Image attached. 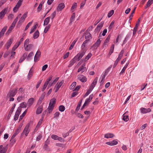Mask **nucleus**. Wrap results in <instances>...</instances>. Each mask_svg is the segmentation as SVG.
I'll return each mask as SVG.
<instances>
[{
    "label": "nucleus",
    "mask_w": 153,
    "mask_h": 153,
    "mask_svg": "<svg viewBox=\"0 0 153 153\" xmlns=\"http://www.w3.org/2000/svg\"><path fill=\"white\" fill-rule=\"evenodd\" d=\"M45 96V92H44L41 95L40 97L39 98L38 101V104H40L43 100V99Z\"/></svg>",
    "instance_id": "f3484780"
},
{
    "label": "nucleus",
    "mask_w": 153,
    "mask_h": 153,
    "mask_svg": "<svg viewBox=\"0 0 153 153\" xmlns=\"http://www.w3.org/2000/svg\"><path fill=\"white\" fill-rule=\"evenodd\" d=\"M87 33L86 35L85 36V39H88L90 38H91V35L90 34V33L89 32H86Z\"/></svg>",
    "instance_id": "c9c22d12"
},
{
    "label": "nucleus",
    "mask_w": 153,
    "mask_h": 153,
    "mask_svg": "<svg viewBox=\"0 0 153 153\" xmlns=\"http://www.w3.org/2000/svg\"><path fill=\"white\" fill-rule=\"evenodd\" d=\"M85 66V64H83L78 69V72H79L80 71L82 73L83 72L85 71L86 70V67H85L84 66Z\"/></svg>",
    "instance_id": "ddd939ff"
},
{
    "label": "nucleus",
    "mask_w": 153,
    "mask_h": 153,
    "mask_svg": "<svg viewBox=\"0 0 153 153\" xmlns=\"http://www.w3.org/2000/svg\"><path fill=\"white\" fill-rule=\"evenodd\" d=\"M114 136V135L112 133H107L105 135V138H112Z\"/></svg>",
    "instance_id": "a878e982"
},
{
    "label": "nucleus",
    "mask_w": 153,
    "mask_h": 153,
    "mask_svg": "<svg viewBox=\"0 0 153 153\" xmlns=\"http://www.w3.org/2000/svg\"><path fill=\"white\" fill-rule=\"evenodd\" d=\"M20 7V6L18 5L17 4H16V6L14 7L13 9V11L14 12H17Z\"/></svg>",
    "instance_id": "09e8293b"
},
{
    "label": "nucleus",
    "mask_w": 153,
    "mask_h": 153,
    "mask_svg": "<svg viewBox=\"0 0 153 153\" xmlns=\"http://www.w3.org/2000/svg\"><path fill=\"white\" fill-rule=\"evenodd\" d=\"M34 100L33 98H30L28 101L27 105H29V106H31L33 103L34 102Z\"/></svg>",
    "instance_id": "412c9836"
},
{
    "label": "nucleus",
    "mask_w": 153,
    "mask_h": 153,
    "mask_svg": "<svg viewBox=\"0 0 153 153\" xmlns=\"http://www.w3.org/2000/svg\"><path fill=\"white\" fill-rule=\"evenodd\" d=\"M50 17H48L45 18L44 21V26L47 25L49 23Z\"/></svg>",
    "instance_id": "7c9ffc66"
},
{
    "label": "nucleus",
    "mask_w": 153,
    "mask_h": 153,
    "mask_svg": "<svg viewBox=\"0 0 153 153\" xmlns=\"http://www.w3.org/2000/svg\"><path fill=\"white\" fill-rule=\"evenodd\" d=\"M21 110V108L19 107L17 110L14 118V120L16 121L18 120L19 115L20 113Z\"/></svg>",
    "instance_id": "0eeeda50"
},
{
    "label": "nucleus",
    "mask_w": 153,
    "mask_h": 153,
    "mask_svg": "<svg viewBox=\"0 0 153 153\" xmlns=\"http://www.w3.org/2000/svg\"><path fill=\"white\" fill-rule=\"evenodd\" d=\"M114 21H113L110 24V25L109 26V27H108V28L110 30V29H112V27L114 26Z\"/></svg>",
    "instance_id": "bf43d9fd"
},
{
    "label": "nucleus",
    "mask_w": 153,
    "mask_h": 153,
    "mask_svg": "<svg viewBox=\"0 0 153 153\" xmlns=\"http://www.w3.org/2000/svg\"><path fill=\"white\" fill-rule=\"evenodd\" d=\"M18 88L10 90L7 94V97H13L17 94L18 92Z\"/></svg>",
    "instance_id": "7ed1b4c3"
},
{
    "label": "nucleus",
    "mask_w": 153,
    "mask_h": 153,
    "mask_svg": "<svg viewBox=\"0 0 153 153\" xmlns=\"http://www.w3.org/2000/svg\"><path fill=\"white\" fill-rule=\"evenodd\" d=\"M77 7V3H74L71 8V10H73L75 8H76V7Z\"/></svg>",
    "instance_id": "0e129e2a"
},
{
    "label": "nucleus",
    "mask_w": 153,
    "mask_h": 153,
    "mask_svg": "<svg viewBox=\"0 0 153 153\" xmlns=\"http://www.w3.org/2000/svg\"><path fill=\"white\" fill-rule=\"evenodd\" d=\"M7 9H5L2 10L0 12V18L1 19H2L4 16L5 15L6 13Z\"/></svg>",
    "instance_id": "2eb2a0df"
},
{
    "label": "nucleus",
    "mask_w": 153,
    "mask_h": 153,
    "mask_svg": "<svg viewBox=\"0 0 153 153\" xmlns=\"http://www.w3.org/2000/svg\"><path fill=\"white\" fill-rule=\"evenodd\" d=\"M39 32L38 30H36L34 33L33 35V38L34 39H36L38 38L39 36Z\"/></svg>",
    "instance_id": "c756f323"
},
{
    "label": "nucleus",
    "mask_w": 153,
    "mask_h": 153,
    "mask_svg": "<svg viewBox=\"0 0 153 153\" xmlns=\"http://www.w3.org/2000/svg\"><path fill=\"white\" fill-rule=\"evenodd\" d=\"M15 106H16V104H13V106H12V107L11 108L10 111H9V112L10 113H12H12L14 109V108L15 107Z\"/></svg>",
    "instance_id": "680f3d73"
},
{
    "label": "nucleus",
    "mask_w": 153,
    "mask_h": 153,
    "mask_svg": "<svg viewBox=\"0 0 153 153\" xmlns=\"http://www.w3.org/2000/svg\"><path fill=\"white\" fill-rule=\"evenodd\" d=\"M27 56V53H24L23 56H22L21 58L20 59L19 61V62L21 63L24 60H25L26 57Z\"/></svg>",
    "instance_id": "6ab92c4d"
},
{
    "label": "nucleus",
    "mask_w": 153,
    "mask_h": 153,
    "mask_svg": "<svg viewBox=\"0 0 153 153\" xmlns=\"http://www.w3.org/2000/svg\"><path fill=\"white\" fill-rule=\"evenodd\" d=\"M85 51L79 52L70 62L68 67H70L77 61H79L85 55Z\"/></svg>",
    "instance_id": "f257e3e1"
},
{
    "label": "nucleus",
    "mask_w": 153,
    "mask_h": 153,
    "mask_svg": "<svg viewBox=\"0 0 153 153\" xmlns=\"http://www.w3.org/2000/svg\"><path fill=\"white\" fill-rule=\"evenodd\" d=\"M56 99L54 98H52L50 100L49 105L48 108V113L50 114L52 111L56 103Z\"/></svg>",
    "instance_id": "f03ea898"
},
{
    "label": "nucleus",
    "mask_w": 153,
    "mask_h": 153,
    "mask_svg": "<svg viewBox=\"0 0 153 153\" xmlns=\"http://www.w3.org/2000/svg\"><path fill=\"white\" fill-rule=\"evenodd\" d=\"M43 4V3H42V2H41L39 5L38 7L37 8V10L38 12H39L42 10V4Z\"/></svg>",
    "instance_id": "ea45409f"
},
{
    "label": "nucleus",
    "mask_w": 153,
    "mask_h": 153,
    "mask_svg": "<svg viewBox=\"0 0 153 153\" xmlns=\"http://www.w3.org/2000/svg\"><path fill=\"white\" fill-rule=\"evenodd\" d=\"M128 64H129L128 63H127L123 67V69H122L120 73L119 74L120 75H121L122 74H123V73H124V72L126 68H127V66L128 65Z\"/></svg>",
    "instance_id": "2f4dec72"
},
{
    "label": "nucleus",
    "mask_w": 153,
    "mask_h": 153,
    "mask_svg": "<svg viewBox=\"0 0 153 153\" xmlns=\"http://www.w3.org/2000/svg\"><path fill=\"white\" fill-rule=\"evenodd\" d=\"M18 16L14 20V21L11 24V26H10V27H11V28H12L13 29L14 27L15 26L16 24V22H17L18 21Z\"/></svg>",
    "instance_id": "aec40b11"
},
{
    "label": "nucleus",
    "mask_w": 153,
    "mask_h": 153,
    "mask_svg": "<svg viewBox=\"0 0 153 153\" xmlns=\"http://www.w3.org/2000/svg\"><path fill=\"white\" fill-rule=\"evenodd\" d=\"M89 41V39H86L84 42L81 46L82 51L80 52L85 51V53L86 51L85 49V47L86 44Z\"/></svg>",
    "instance_id": "9d476101"
},
{
    "label": "nucleus",
    "mask_w": 153,
    "mask_h": 153,
    "mask_svg": "<svg viewBox=\"0 0 153 153\" xmlns=\"http://www.w3.org/2000/svg\"><path fill=\"white\" fill-rule=\"evenodd\" d=\"M101 42V40L100 39H98L96 42L91 47V49H93L94 50L96 49L100 45Z\"/></svg>",
    "instance_id": "39448f33"
},
{
    "label": "nucleus",
    "mask_w": 153,
    "mask_h": 153,
    "mask_svg": "<svg viewBox=\"0 0 153 153\" xmlns=\"http://www.w3.org/2000/svg\"><path fill=\"white\" fill-rule=\"evenodd\" d=\"M114 44H113L111 47L109 52V54L111 55L113 53L114 49Z\"/></svg>",
    "instance_id": "79ce46f5"
},
{
    "label": "nucleus",
    "mask_w": 153,
    "mask_h": 153,
    "mask_svg": "<svg viewBox=\"0 0 153 153\" xmlns=\"http://www.w3.org/2000/svg\"><path fill=\"white\" fill-rule=\"evenodd\" d=\"M42 105H40L39 106L37 109L36 111V114H38L41 113L42 111Z\"/></svg>",
    "instance_id": "5701e85b"
},
{
    "label": "nucleus",
    "mask_w": 153,
    "mask_h": 153,
    "mask_svg": "<svg viewBox=\"0 0 153 153\" xmlns=\"http://www.w3.org/2000/svg\"><path fill=\"white\" fill-rule=\"evenodd\" d=\"M13 29L12 28H11L10 27H9V29H8V30H7V32H6V34L7 35L9 34L10 33H11V31Z\"/></svg>",
    "instance_id": "774afa93"
},
{
    "label": "nucleus",
    "mask_w": 153,
    "mask_h": 153,
    "mask_svg": "<svg viewBox=\"0 0 153 153\" xmlns=\"http://www.w3.org/2000/svg\"><path fill=\"white\" fill-rule=\"evenodd\" d=\"M78 79L80 81L82 82H85L87 80L86 77L82 75H78Z\"/></svg>",
    "instance_id": "1a4fd4ad"
},
{
    "label": "nucleus",
    "mask_w": 153,
    "mask_h": 153,
    "mask_svg": "<svg viewBox=\"0 0 153 153\" xmlns=\"http://www.w3.org/2000/svg\"><path fill=\"white\" fill-rule=\"evenodd\" d=\"M123 120L126 122H127L129 120V117L128 115H127L126 113H124L123 115Z\"/></svg>",
    "instance_id": "bb28decb"
},
{
    "label": "nucleus",
    "mask_w": 153,
    "mask_h": 153,
    "mask_svg": "<svg viewBox=\"0 0 153 153\" xmlns=\"http://www.w3.org/2000/svg\"><path fill=\"white\" fill-rule=\"evenodd\" d=\"M103 24H104L103 22H101L99 24H98V25L97 26V27L99 28H100V29H101L103 26Z\"/></svg>",
    "instance_id": "6e6d98bb"
},
{
    "label": "nucleus",
    "mask_w": 153,
    "mask_h": 153,
    "mask_svg": "<svg viewBox=\"0 0 153 153\" xmlns=\"http://www.w3.org/2000/svg\"><path fill=\"white\" fill-rule=\"evenodd\" d=\"M56 15V11H55L52 13L51 16L50 17V18H51L52 20H53V18Z\"/></svg>",
    "instance_id": "864d4df0"
},
{
    "label": "nucleus",
    "mask_w": 153,
    "mask_h": 153,
    "mask_svg": "<svg viewBox=\"0 0 153 153\" xmlns=\"http://www.w3.org/2000/svg\"><path fill=\"white\" fill-rule=\"evenodd\" d=\"M19 43H18L17 42L16 44L14 45V47L12 48V51H14L16 49L19 47Z\"/></svg>",
    "instance_id": "5fc2aeb1"
},
{
    "label": "nucleus",
    "mask_w": 153,
    "mask_h": 153,
    "mask_svg": "<svg viewBox=\"0 0 153 153\" xmlns=\"http://www.w3.org/2000/svg\"><path fill=\"white\" fill-rule=\"evenodd\" d=\"M32 22H33L31 21V22H29L28 23V24L27 25H26V27L25 29V30H26L29 27L32 25Z\"/></svg>",
    "instance_id": "603ef678"
},
{
    "label": "nucleus",
    "mask_w": 153,
    "mask_h": 153,
    "mask_svg": "<svg viewBox=\"0 0 153 153\" xmlns=\"http://www.w3.org/2000/svg\"><path fill=\"white\" fill-rule=\"evenodd\" d=\"M60 115V113L58 112H55L54 114V118H58Z\"/></svg>",
    "instance_id": "3c124183"
},
{
    "label": "nucleus",
    "mask_w": 153,
    "mask_h": 153,
    "mask_svg": "<svg viewBox=\"0 0 153 153\" xmlns=\"http://www.w3.org/2000/svg\"><path fill=\"white\" fill-rule=\"evenodd\" d=\"M114 11L113 10H110L108 13L107 16L108 18L110 17L114 14Z\"/></svg>",
    "instance_id": "c03bdc74"
},
{
    "label": "nucleus",
    "mask_w": 153,
    "mask_h": 153,
    "mask_svg": "<svg viewBox=\"0 0 153 153\" xmlns=\"http://www.w3.org/2000/svg\"><path fill=\"white\" fill-rule=\"evenodd\" d=\"M51 137L52 139L55 140H57L59 139V137L56 135L53 134L51 136Z\"/></svg>",
    "instance_id": "4d7b16f0"
},
{
    "label": "nucleus",
    "mask_w": 153,
    "mask_h": 153,
    "mask_svg": "<svg viewBox=\"0 0 153 153\" xmlns=\"http://www.w3.org/2000/svg\"><path fill=\"white\" fill-rule=\"evenodd\" d=\"M65 7V5L64 3H60L57 7L56 10L58 12L61 11Z\"/></svg>",
    "instance_id": "9b49d317"
},
{
    "label": "nucleus",
    "mask_w": 153,
    "mask_h": 153,
    "mask_svg": "<svg viewBox=\"0 0 153 153\" xmlns=\"http://www.w3.org/2000/svg\"><path fill=\"white\" fill-rule=\"evenodd\" d=\"M7 149V146L3 147L2 145H1L0 146V153H6Z\"/></svg>",
    "instance_id": "f8f14e48"
},
{
    "label": "nucleus",
    "mask_w": 153,
    "mask_h": 153,
    "mask_svg": "<svg viewBox=\"0 0 153 153\" xmlns=\"http://www.w3.org/2000/svg\"><path fill=\"white\" fill-rule=\"evenodd\" d=\"M27 16V12L25 13L21 18L18 21V25H21L24 22Z\"/></svg>",
    "instance_id": "423d86ee"
},
{
    "label": "nucleus",
    "mask_w": 153,
    "mask_h": 153,
    "mask_svg": "<svg viewBox=\"0 0 153 153\" xmlns=\"http://www.w3.org/2000/svg\"><path fill=\"white\" fill-rule=\"evenodd\" d=\"M76 82H74L71 85L70 87V89L71 90L73 89L74 87L76 86Z\"/></svg>",
    "instance_id": "49530a36"
},
{
    "label": "nucleus",
    "mask_w": 153,
    "mask_h": 153,
    "mask_svg": "<svg viewBox=\"0 0 153 153\" xmlns=\"http://www.w3.org/2000/svg\"><path fill=\"white\" fill-rule=\"evenodd\" d=\"M33 46L32 44H28L25 47V50L26 51H30L32 48Z\"/></svg>",
    "instance_id": "a211bd4d"
},
{
    "label": "nucleus",
    "mask_w": 153,
    "mask_h": 153,
    "mask_svg": "<svg viewBox=\"0 0 153 153\" xmlns=\"http://www.w3.org/2000/svg\"><path fill=\"white\" fill-rule=\"evenodd\" d=\"M153 2V0H149L145 7V9L149 7Z\"/></svg>",
    "instance_id": "393cba45"
},
{
    "label": "nucleus",
    "mask_w": 153,
    "mask_h": 153,
    "mask_svg": "<svg viewBox=\"0 0 153 153\" xmlns=\"http://www.w3.org/2000/svg\"><path fill=\"white\" fill-rule=\"evenodd\" d=\"M13 39L12 38H10L9 39L8 42H7L6 43V45H7L6 48L7 50L9 48L10 46L12 44L13 42Z\"/></svg>",
    "instance_id": "4be33fe9"
},
{
    "label": "nucleus",
    "mask_w": 153,
    "mask_h": 153,
    "mask_svg": "<svg viewBox=\"0 0 153 153\" xmlns=\"http://www.w3.org/2000/svg\"><path fill=\"white\" fill-rule=\"evenodd\" d=\"M92 91V90H91L89 88H88V89L87 90L86 92V93L83 96V97L84 98L85 97H86L88 96L89 94H90Z\"/></svg>",
    "instance_id": "a18cd8bd"
},
{
    "label": "nucleus",
    "mask_w": 153,
    "mask_h": 153,
    "mask_svg": "<svg viewBox=\"0 0 153 153\" xmlns=\"http://www.w3.org/2000/svg\"><path fill=\"white\" fill-rule=\"evenodd\" d=\"M26 104L25 102H23L20 104V107L22 108H26Z\"/></svg>",
    "instance_id": "338daca9"
},
{
    "label": "nucleus",
    "mask_w": 153,
    "mask_h": 153,
    "mask_svg": "<svg viewBox=\"0 0 153 153\" xmlns=\"http://www.w3.org/2000/svg\"><path fill=\"white\" fill-rule=\"evenodd\" d=\"M42 82V80H39L37 82V83L36 85V88H39V86Z\"/></svg>",
    "instance_id": "69168bd1"
},
{
    "label": "nucleus",
    "mask_w": 153,
    "mask_h": 153,
    "mask_svg": "<svg viewBox=\"0 0 153 153\" xmlns=\"http://www.w3.org/2000/svg\"><path fill=\"white\" fill-rule=\"evenodd\" d=\"M75 13H73L72 15L71 16V17L70 18V22H72L74 20V19L75 18Z\"/></svg>",
    "instance_id": "a19ab883"
},
{
    "label": "nucleus",
    "mask_w": 153,
    "mask_h": 153,
    "mask_svg": "<svg viewBox=\"0 0 153 153\" xmlns=\"http://www.w3.org/2000/svg\"><path fill=\"white\" fill-rule=\"evenodd\" d=\"M140 111L143 114H146L150 112L151 109L150 108L146 109L144 108H140Z\"/></svg>",
    "instance_id": "4468645a"
},
{
    "label": "nucleus",
    "mask_w": 153,
    "mask_h": 153,
    "mask_svg": "<svg viewBox=\"0 0 153 153\" xmlns=\"http://www.w3.org/2000/svg\"><path fill=\"white\" fill-rule=\"evenodd\" d=\"M50 143V141L48 139L45 142V144L43 146V149H45V150H47V148L48 147V145Z\"/></svg>",
    "instance_id": "b1692460"
},
{
    "label": "nucleus",
    "mask_w": 153,
    "mask_h": 153,
    "mask_svg": "<svg viewBox=\"0 0 153 153\" xmlns=\"http://www.w3.org/2000/svg\"><path fill=\"white\" fill-rule=\"evenodd\" d=\"M51 26L50 24H49L48 26H46L44 29V32L45 33H47L48 31V30L50 28Z\"/></svg>",
    "instance_id": "37998d69"
},
{
    "label": "nucleus",
    "mask_w": 153,
    "mask_h": 153,
    "mask_svg": "<svg viewBox=\"0 0 153 153\" xmlns=\"http://www.w3.org/2000/svg\"><path fill=\"white\" fill-rule=\"evenodd\" d=\"M29 39H27L25 41L24 44V47H25V45H27L28 44H29Z\"/></svg>",
    "instance_id": "13d9d810"
},
{
    "label": "nucleus",
    "mask_w": 153,
    "mask_h": 153,
    "mask_svg": "<svg viewBox=\"0 0 153 153\" xmlns=\"http://www.w3.org/2000/svg\"><path fill=\"white\" fill-rule=\"evenodd\" d=\"M136 9V7H134V9L132 11L131 13V14L130 15V16H131V17H132L133 16V15L134 13H135V10Z\"/></svg>",
    "instance_id": "052dcab7"
},
{
    "label": "nucleus",
    "mask_w": 153,
    "mask_h": 153,
    "mask_svg": "<svg viewBox=\"0 0 153 153\" xmlns=\"http://www.w3.org/2000/svg\"><path fill=\"white\" fill-rule=\"evenodd\" d=\"M29 126L30 125L29 123L27 124L26 125L22 134V135L25 134L26 136H27L30 131V129H29Z\"/></svg>",
    "instance_id": "20e7f679"
},
{
    "label": "nucleus",
    "mask_w": 153,
    "mask_h": 153,
    "mask_svg": "<svg viewBox=\"0 0 153 153\" xmlns=\"http://www.w3.org/2000/svg\"><path fill=\"white\" fill-rule=\"evenodd\" d=\"M41 52L39 50H38L35 54L34 58V61L36 62L39 60V58L40 57Z\"/></svg>",
    "instance_id": "6e6552de"
},
{
    "label": "nucleus",
    "mask_w": 153,
    "mask_h": 153,
    "mask_svg": "<svg viewBox=\"0 0 153 153\" xmlns=\"http://www.w3.org/2000/svg\"><path fill=\"white\" fill-rule=\"evenodd\" d=\"M38 26V24H36L35 25L33 26L31 29V31L30 32V34L33 33L36 30V27Z\"/></svg>",
    "instance_id": "f704fd0d"
},
{
    "label": "nucleus",
    "mask_w": 153,
    "mask_h": 153,
    "mask_svg": "<svg viewBox=\"0 0 153 153\" xmlns=\"http://www.w3.org/2000/svg\"><path fill=\"white\" fill-rule=\"evenodd\" d=\"M65 107L63 105H60L59 106V110L61 112H63L65 110Z\"/></svg>",
    "instance_id": "e433bc0d"
},
{
    "label": "nucleus",
    "mask_w": 153,
    "mask_h": 153,
    "mask_svg": "<svg viewBox=\"0 0 153 153\" xmlns=\"http://www.w3.org/2000/svg\"><path fill=\"white\" fill-rule=\"evenodd\" d=\"M82 99L79 102V103L78 104L77 106L76 109L75 111L77 112V111L80 109V107L81 106Z\"/></svg>",
    "instance_id": "72a5a7b5"
},
{
    "label": "nucleus",
    "mask_w": 153,
    "mask_h": 153,
    "mask_svg": "<svg viewBox=\"0 0 153 153\" xmlns=\"http://www.w3.org/2000/svg\"><path fill=\"white\" fill-rule=\"evenodd\" d=\"M27 109H26L25 110L24 112L23 113V114L20 116L19 120L20 121L24 117L25 114H26L27 112Z\"/></svg>",
    "instance_id": "4c0bfd02"
},
{
    "label": "nucleus",
    "mask_w": 153,
    "mask_h": 153,
    "mask_svg": "<svg viewBox=\"0 0 153 153\" xmlns=\"http://www.w3.org/2000/svg\"><path fill=\"white\" fill-rule=\"evenodd\" d=\"M92 56V54L91 53H89L86 56L85 58V60L86 61L88 60Z\"/></svg>",
    "instance_id": "de8ad7c7"
},
{
    "label": "nucleus",
    "mask_w": 153,
    "mask_h": 153,
    "mask_svg": "<svg viewBox=\"0 0 153 153\" xmlns=\"http://www.w3.org/2000/svg\"><path fill=\"white\" fill-rule=\"evenodd\" d=\"M21 127H20L19 128H18L16 129L15 131V132L13 134L15 136L20 132Z\"/></svg>",
    "instance_id": "8fccbe9b"
},
{
    "label": "nucleus",
    "mask_w": 153,
    "mask_h": 153,
    "mask_svg": "<svg viewBox=\"0 0 153 153\" xmlns=\"http://www.w3.org/2000/svg\"><path fill=\"white\" fill-rule=\"evenodd\" d=\"M42 135L41 134H39L36 138V141H39L42 137Z\"/></svg>",
    "instance_id": "e2e57ef3"
},
{
    "label": "nucleus",
    "mask_w": 153,
    "mask_h": 153,
    "mask_svg": "<svg viewBox=\"0 0 153 153\" xmlns=\"http://www.w3.org/2000/svg\"><path fill=\"white\" fill-rule=\"evenodd\" d=\"M118 143V142L115 140H112L111 141H109L106 142V144L110 146H114L117 145Z\"/></svg>",
    "instance_id": "dca6fc26"
},
{
    "label": "nucleus",
    "mask_w": 153,
    "mask_h": 153,
    "mask_svg": "<svg viewBox=\"0 0 153 153\" xmlns=\"http://www.w3.org/2000/svg\"><path fill=\"white\" fill-rule=\"evenodd\" d=\"M33 56V52H31L28 55L27 58V60H28L31 59V57Z\"/></svg>",
    "instance_id": "58836bf2"
},
{
    "label": "nucleus",
    "mask_w": 153,
    "mask_h": 153,
    "mask_svg": "<svg viewBox=\"0 0 153 153\" xmlns=\"http://www.w3.org/2000/svg\"><path fill=\"white\" fill-rule=\"evenodd\" d=\"M33 71L32 70H31V69H30L29 72L27 76V79L28 80H30L32 76L33 75Z\"/></svg>",
    "instance_id": "c85d7f7f"
},
{
    "label": "nucleus",
    "mask_w": 153,
    "mask_h": 153,
    "mask_svg": "<svg viewBox=\"0 0 153 153\" xmlns=\"http://www.w3.org/2000/svg\"><path fill=\"white\" fill-rule=\"evenodd\" d=\"M64 82V81L63 80H62L61 82H60L59 83H57L56 85L55 86V88L56 87V88H58V89H59L60 87H61V86L62 85L63 83Z\"/></svg>",
    "instance_id": "473e14b6"
},
{
    "label": "nucleus",
    "mask_w": 153,
    "mask_h": 153,
    "mask_svg": "<svg viewBox=\"0 0 153 153\" xmlns=\"http://www.w3.org/2000/svg\"><path fill=\"white\" fill-rule=\"evenodd\" d=\"M78 39V38H76V39H75L72 42V43L71 44L69 48V50H71L73 48L74 45L75 44V43L77 41Z\"/></svg>",
    "instance_id": "cd10ccee"
}]
</instances>
